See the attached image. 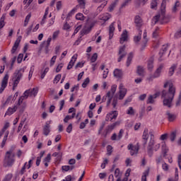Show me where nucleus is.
I'll return each mask as SVG.
<instances>
[{
	"label": "nucleus",
	"instance_id": "f257e3e1",
	"mask_svg": "<svg viewBox=\"0 0 181 181\" xmlns=\"http://www.w3.org/2000/svg\"><path fill=\"white\" fill-rule=\"evenodd\" d=\"M169 87L168 91L163 90L162 98H163V105L168 107V108H172V103L175 98V95L176 94V88L173 86L170 81H167L164 84V88Z\"/></svg>",
	"mask_w": 181,
	"mask_h": 181
},
{
	"label": "nucleus",
	"instance_id": "f03ea898",
	"mask_svg": "<svg viewBox=\"0 0 181 181\" xmlns=\"http://www.w3.org/2000/svg\"><path fill=\"white\" fill-rule=\"evenodd\" d=\"M150 140L147 146V152L149 156H152L154 152H158L160 149V143L155 141V135L153 132H149Z\"/></svg>",
	"mask_w": 181,
	"mask_h": 181
},
{
	"label": "nucleus",
	"instance_id": "7ed1b4c3",
	"mask_svg": "<svg viewBox=\"0 0 181 181\" xmlns=\"http://www.w3.org/2000/svg\"><path fill=\"white\" fill-rule=\"evenodd\" d=\"M37 93H39V88L37 87L33 88V89H28L25 90L22 96L19 98L18 105H22L24 100H28L29 97L35 98V97L37 95Z\"/></svg>",
	"mask_w": 181,
	"mask_h": 181
},
{
	"label": "nucleus",
	"instance_id": "20e7f679",
	"mask_svg": "<svg viewBox=\"0 0 181 181\" xmlns=\"http://www.w3.org/2000/svg\"><path fill=\"white\" fill-rule=\"evenodd\" d=\"M15 153L13 150H8L6 152L4 159V166L5 168H12L15 165Z\"/></svg>",
	"mask_w": 181,
	"mask_h": 181
},
{
	"label": "nucleus",
	"instance_id": "39448f33",
	"mask_svg": "<svg viewBox=\"0 0 181 181\" xmlns=\"http://www.w3.org/2000/svg\"><path fill=\"white\" fill-rule=\"evenodd\" d=\"M25 70H26V66H24L23 68L20 69L18 71V73H15L14 76H13L12 78V82H13V88L12 90L15 91L16 90V87H18V84H19L21 79L22 78V73L25 72Z\"/></svg>",
	"mask_w": 181,
	"mask_h": 181
},
{
	"label": "nucleus",
	"instance_id": "423d86ee",
	"mask_svg": "<svg viewBox=\"0 0 181 181\" xmlns=\"http://www.w3.org/2000/svg\"><path fill=\"white\" fill-rule=\"evenodd\" d=\"M25 122H26V117L21 119L20 124L18 127L17 134H18V138L23 136L25 132H26L28 129H29L28 124H25Z\"/></svg>",
	"mask_w": 181,
	"mask_h": 181
},
{
	"label": "nucleus",
	"instance_id": "0eeeda50",
	"mask_svg": "<svg viewBox=\"0 0 181 181\" xmlns=\"http://www.w3.org/2000/svg\"><path fill=\"white\" fill-rule=\"evenodd\" d=\"M116 91H117V85H112L111 86L110 90H109L106 93V97L107 98V107L110 106V104H111V100L114 98V95L115 94Z\"/></svg>",
	"mask_w": 181,
	"mask_h": 181
},
{
	"label": "nucleus",
	"instance_id": "6e6552de",
	"mask_svg": "<svg viewBox=\"0 0 181 181\" xmlns=\"http://www.w3.org/2000/svg\"><path fill=\"white\" fill-rule=\"evenodd\" d=\"M8 81H9V74H6L3 79L1 80V87H0V94H2L5 88L8 87Z\"/></svg>",
	"mask_w": 181,
	"mask_h": 181
},
{
	"label": "nucleus",
	"instance_id": "1a4fd4ad",
	"mask_svg": "<svg viewBox=\"0 0 181 181\" xmlns=\"http://www.w3.org/2000/svg\"><path fill=\"white\" fill-rule=\"evenodd\" d=\"M95 23H97L96 21H88L83 28L84 33H90L91 30L95 26Z\"/></svg>",
	"mask_w": 181,
	"mask_h": 181
},
{
	"label": "nucleus",
	"instance_id": "9d476101",
	"mask_svg": "<svg viewBox=\"0 0 181 181\" xmlns=\"http://www.w3.org/2000/svg\"><path fill=\"white\" fill-rule=\"evenodd\" d=\"M127 149L129 151L131 156H134V155L138 154L139 146L138 144L133 145L132 144H130L127 146Z\"/></svg>",
	"mask_w": 181,
	"mask_h": 181
},
{
	"label": "nucleus",
	"instance_id": "9b49d317",
	"mask_svg": "<svg viewBox=\"0 0 181 181\" xmlns=\"http://www.w3.org/2000/svg\"><path fill=\"white\" fill-rule=\"evenodd\" d=\"M118 56L119 57L117 59V62L118 63H119L122 60V58L127 56V52L125 51V45H123L119 47Z\"/></svg>",
	"mask_w": 181,
	"mask_h": 181
},
{
	"label": "nucleus",
	"instance_id": "f8f14e48",
	"mask_svg": "<svg viewBox=\"0 0 181 181\" xmlns=\"http://www.w3.org/2000/svg\"><path fill=\"white\" fill-rule=\"evenodd\" d=\"M119 100H124V98L127 95V88L121 83L119 86Z\"/></svg>",
	"mask_w": 181,
	"mask_h": 181
},
{
	"label": "nucleus",
	"instance_id": "ddd939ff",
	"mask_svg": "<svg viewBox=\"0 0 181 181\" xmlns=\"http://www.w3.org/2000/svg\"><path fill=\"white\" fill-rule=\"evenodd\" d=\"M119 125H121V121H117L112 124L108 125L106 128V134H110V132H112L116 127H119Z\"/></svg>",
	"mask_w": 181,
	"mask_h": 181
},
{
	"label": "nucleus",
	"instance_id": "4468645a",
	"mask_svg": "<svg viewBox=\"0 0 181 181\" xmlns=\"http://www.w3.org/2000/svg\"><path fill=\"white\" fill-rule=\"evenodd\" d=\"M117 117H118V112L112 111L107 114L106 121H112V119H117Z\"/></svg>",
	"mask_w": 181,
	"mask_h": 181
},
{
	"label": "nucleus",
	"instance_id": "2eb2a0df",
	"mask_svg": "<svg viewBox=\"0 0 181 181\" xmlns=\"http://www.w3.org/2000/svg\"><path fill=\"white\" fill-rule=\"evenodd\" d=\"M22 40V36H19L17 37L12 49H11V54H13L18 50V47H19V44L21 43V41Z\"/></svg>",
	"mask_w": 181,
	"mask_h": 181
},
{
	"label": "nucleus",
	"instance_id": "dca6fc26",
	"mask_svg": "<svg viewBox=\"0 0 181 181\" xmlns=\"http://www.w3.org/2000/svg\"><path fill=\"white\" fill-rule=\"evenodd\" d=\"M164 67L165 66L163 64H160L155 70L153 74H155L157 78H159V77L162 75V71H163Z\"/></svg>",
	"mask_w": 181,
	"mask_h": 181
},
{
	"label": "nucleus",
	"instance_id": "f3484780",
	"mask_svg": "<svg viewBox=\"0 0 181 181\" xmlns=\"http://www.w3.org/2000/svg\"><path fill=\"white\" fill-rule=\"evenodd\" d=\"M160 95L159 92L156 93L154 95H150L147 99V104H153L156 98H158Z\"/></svg>",
	"mask_w": 181,
	"mask_h": 181
},
{
	"label": "nucleus",
	"instance_id": "a211bd4d",
	"mask_svg": "<svg viewBox=\"0 0 181 181\" xmlns=\"http://www.w3.org/2000/svg\"><path fill=\"white\" fill-rule=\"evenodd\" d=\"M109 19H111V14L108 13H105L99 16V21H102L103 23H105V22H107V21H109Z\"/></svg>",
	"mask_w": 181,
	"mask_h": 181
},
{
	"label": "nucleus",
	"instance_id": "6ab92c4d",
	"mask_svg": "<svg viewBox=\"0 0 181 181\" xmlns=\"http://www.w3.org/2000/svg\"><path fill=\"white\" fill-rule=\"evenodd\" d=\"M77 57H78L77 54H75L71 57V59L68 64V66H67L68 70H71V69H73V66H74V63H76V62L77 61Z\"/></svg>",
	"mask_w": 181,
	"mask_h": 181
},
{
	"label": "nucleus",
	"instance_id": "aec40b11",
	"mask_svg": "<svg viewBox=\"0 0 181 181\" xmlns=\"http://www.w3.org/2000/svg\"><path fill=\"white\" fill-rule=\"evenodd\" d=\"M128 42V31L127 30H124L123 33L121 35L120 37V43L121 45L124 44V42Z\"/></svg>",
	"mask_w": 181,
	"mask_h": 181
},
{
	"label": "nucleus",
	"instance_id": "412c9836",
	"mask_svg": "<svg viewBox=\"0 0 181 181\" xmlns=\"http://www.w3.org/2000/svg\"><path fill=\"white\" fill-rule=\"evenodd\" d=\"M16 110H18V106L9 107L5 113V117H6V115L11 116L12 114H15Z\"/></svg>",
	"mask_w": 181,
	"mask_h": 181
},
{
	"label": "nucleus",
	"instance_id": "4be33fe9",
	"mask_svg": "<svg viewBox=\"0 0 181 181\" xmlns=\"http://www.w3.org/2000/svg\"><path fill=\"white\" fill-rule=\"evenodd\" d=\"M142 138L144 141H145V144H146L148 142V139H149V131L148 130V128L144 129Z\"/></svg>",
	"mask_w": 181,
	"mask_h": 181
},
{
	"label": "nucleus",
	"instance_id": "5701e85b",
	"mask_svg": "<svg viewBox=\"0 0 181 181\" xmlns=\"http://www.w3.org/2000/svg\"><path fill=\"white\" fill-rule=\"evenodd\" d=\"M50 160H52V155L49 153L42 160V163H44L45 168H47V166H49Z\"/></svg>",
	"mask_w": 181,
	"mask_h": 181
},
{
	"label": "nucleus",
	"instance_id": "b1692460",
	"mask_svg": "<svg viewBox=\"0 0 181 181\" xmlns=\"http://www.w3.org/2000/svg\"><path fill=\"white\" fill-rule=\"evenodd\" d=\"M134 23L137 28H141V26H142V18H141V16H135Z\"/></svg>",
	"mask_w": 181,
	"mask_h": 181
},
{
	"label": "nucleus",
	"instance_id": "393cba45",
	"mask_svg": "<svg viewBox=\"0 0 181 181\" xmlns=\"http://www.w3.org/2000/svg\"><path fill=\"white\" fill-rule=\"evenodd\" d=\"M148 45V38L146 37V30H145L143 35V40L141 42L142 49H145Z\"/></svg>",
	"mask_w": 181,
	"mask_h": 181
},
{
	"label": "nucleus",
	"instance_id": "a878e982",
	"mask_svg": "<svg viewBox=\"0 0 181 181\" xmlns=\"http://www.w3.org/2000/svg\"><path fill=\"white\" fill-rule=\"evenodd\" d=\"M113 75L116 78H121L122 77V70L119 69H115V71H113Z\"/></svg>",
	"mask_w": 181,
	"mask_h": 181
},
{
	"label": "nucleus",
	"instance_id": "bb28decb",
	"mask_svg": "<svg viewBox=\"0 0 181 181\" xmlns=\"http://www.w3.org/2000/svg\"><path fill=\"white\" fill-rule=\"evenodd\" d=\"M118 2H119V0H115L113 1L110 5L108 7V11L109 12H112V11H114V9H115V6H117V5H118Z\"/></svg>",
	"mask_w": 181,
	"mask_h": 181
},
{
	"label": "nucleus",
	"instance_id": "cd10ccee",
	"mask_svg": "<svg viewBox=\"0 0 181 181\" xmlns=\"http://www.w3.org/2000/svg\"><path fill=\"white\" fill-rule=\"evenodd\" d=\"M9 127H11V124L9 123V122H6L3 129L0 131V139L1 138H2V135H4V134L5 133V131H6V129L9 128Z\"/></svg>",
	"mask_w": 181,
	"mask_h": 181
},
{
	"label": "nucleus",
	"instance_id": "c85d7f7f",
	"mask_svg": "<svg viewBox=\"0 0 181 181\" xmlns=\"http://www.w3.org/2000/svg\"><path fill=\"white\" fill-rule=\"evenodd\" d=\"M115 30V27H114V23H112L109 27V36L111 39L114 36V31Z\"/></svg>",
	"mask_w": 181,
	"mask_h": 181
},
{
	"label": "nucleus",
	"instance_id": "c756f323",
	"mask_svg": "<svg viewBox=\"0 0 181 181\" xmlns=\"http://www.w3.org/2000/svg\"><path fill=\"white\" fill-rule=\"evenodd\" d=\"M43 134L45 135V136H47V135L50 134V125H49L47 123L43 128Z\"/></svg>",
	"mask_w": 181,
	"mask_h": 181
},
{
	"label": "nucleus",
	"instance_id": "7c9ffc66",
	"mask_svg": "<svg viewBox=\"0 0 181 181\" xmlns=\"http://www.w3.org/2000/svg\"><path fill=\"white\" fill-rule=\"evenodd\" d=\"M5 19H6V14H3L0 18V29H2L5 26Z\"/></svg>",
	"mask_w": 181,
	"mask_h": 181
},
{
	"label": "nucleus",
	"instance_id": "2f4dec72",
	"mask_svg": "<svg viewBox=\"0 0 181 181\" xmlns=\"http://www.w3.org/2000/svg\"><path fill=\"white\" fill-rule=\"evenodd\" d=\"M147 69L149 71H152L153 70V59H151L148 61L147 63Z\"/></svg>",
	"mask_w": 181,
	"mask_h": 181
},
{
	"label": "nucleus",
	"instance_id": "473e14b6",
	"mask_svg": "<svg viewBox=\"0 0 181 181\" xmlns=\"http://www.w3.org/2000/svg\"><path fill=\"white\" fill-rule=\"evenodd\" d=\"M166 115L168 116V121H170V122H172V121H175V119H176V115L170 113V112H167Z\"/></svg>",
	"mask_w": 181,
	"mask_h": 181
},
{
	"label": "nucleus",
	"instance_id": "72a5a7b5",
	"mask_svg": "<svg viewBox=\"0 0 181 181\" xmlns=\"http://www.w3.org/2000/svg\"><path fill=\"white\" fill-rule=\"evenodd\" d=\"M155 78H158L154 74H150L147 77H146V81L148 83H152Z\"/></svg>",
	"mask_w": 181,
	"mask_h": 181
},
{
	"label": "nucleus",
	"instance_id": "f704fd0d",
	"mask_svg": "<svg viewBox=\"0 0 181 181\" xmlns=\"http://www.w3.org/2000/svg\"><path fill=\"white\" fill-rule=\"evenodd\" d=\"M137 74L139 76H145V69L142 66L137 67Z\"/></svg>",
	"mask_w": 181,
	"mask_h": 181
},
{
	"label": "nucleus",
	"instance_id": "c9c22d12",
	"mask_svg": "<svg viewBox=\"0 0 181 181\" xmlns=\"http://www.w3.org/2000/svg\"><path fill=\"white\" fill-rule=\"evenodd\" d=\"M74 117H76V112L72 113V115H66L65 117V118L64 119V122H65V124H67V122H69V121H70V119H73V118H74Z\"/></svg>",
	"mask_w": 181,
	"mask_h": 181
},
{
	"label": "nucleus",
	"instance_id": "e433bc0d",
	"mask_svg": "<svg viewBox=\"0 0 181 181\" xmlns=\"http://www.w3.org/2000/svg\"><path fill=\"white\" fill-rule=\"evenodd\" d=\"M30 18H32V13H28L25 18V21H24V24H23V26L25 28H26V26H28V23H29V21H30Z\"/></svg>",
	"mask_w": 181,
	"mask_h": 181
},
{
	"label": "nucleus",
	"instance_id": "4c0bfd02",
	"mask_svg": "<svg viewBox=\"0 0 181 181\" xmlns=\"http://www.w3.org/2000/svg\"><path fill=\"white\" fill-rule=\"evenodd\" d=\"M177 67V64H174L171 66V67L169 69V72H168L169 76H172L175 73V70H176Z\"/></svg>",
	"mask_w": 181,
	"mask_h": 181
},
{
	"label": "nucleus",
	"instance_id": "58836bf2",
	"mask_svg": "<svg viewBox=\"0 0 181 181\" xmlns=\"http://www.w3.org/2000/svg\"><path fill=\"white\" fill-rule=\"evenodd\" d=\"M161 149L163 152V153H168V151L169 149L168 148V146H166V142L162 141L161 142Z\"/></svg>",
	"mask_w": 181,
	"mask_h": 181
},
{
	"label": "nucleus",
	"instance_id": "ea45409f",
	"mask_svg": "<svg viewBox=\"0 0 181 181\" xmlns=\"http://www.w3.org/2000/svg\"><path fill=\"white\" fill-rule=\"evenodd\" d=\"M8 135H9V132L7 131L6 133H5V135H4V137L3 139V141L1 142V148H4V146H5V144H6V141L8 140Z\"/></svg>",
	"mask_w": 181,
	"mask_h": 181
},
{
	"label": "nucleus",
	"instance_id": "a19ab883",
	"mask_svg": "<svg viewBox=\"0 0 181 181\" xmlns=\"http://www.w3.org/2000/svg\"><path fill=\"white\" fill-rule=\"evenodd\" d=\"M141 36H142V30H140L139 32L138 35L134 36V43H139V40H141Z\"/></svg>",
	"mask_w": 181,
	"mask_h": 181
},
{
	"label": "nucleus",
	"instance_id": "79ce46f5",
	"mask_svg": "<svg viewBox=\"0 0 181 181\" xmlns=\"http://www.w3.org/2000/svg\"><path fill=\"white\" fill-rule=\"evenodd\" d=\"M158 2H159V0H152L151 2V8L156 9L158 8Z\"/></svg>",
	"mask_w": 181,
	"mask_h": 181
},
{
	"label": "nucleus",
	"instance_id": "37998d69",
	"mask_svg": "<svg viewBox=\"0 0 181 181\" xmlns=\"http://www.w3.org/2000/svg\"><path fill=\"white\" fill-rule=\"evenodd\" d=\"M126 114H127V115H135V110H134V107H129L127 110Z\"/></svg>",
	"mask_w": 181,
	"mask_h": 181
},
{
	"label": "nucleus",
	"instance_id": "c03bdc74",
	"mask_svg": "<svg viewBox=\"0 0 181 181\" xmlns=\"http://www.w3.org/2000/svg\"><path fill=\"white\" fill-rule=\"evenodd\" d=\"M179 180V170L177 168H175V179L173 178H169L168 181H177Z\"/></svg>",
	"mask_w": 181,
	"mask_h": 181
},
{
	"label": "nucleus",
	"instance_id": "a18cd8bd",
	"mask_svg": "<svg viewBox=\"0 0 181 181\" xmlns=\"http://www.w3.org/2000/svg\"><path fill=\"white\" fill-rule=\"evenodd\" d=\"M168 47H169L168 45H163V49L159 52L160 57H162V56H163V54H165V52H166L168 50Z\"/></svg>",
	"mask_w": 181,
	"mask_h": 181
},
{
	"label": "nucleus",
	"instance_id": "49530a36",
	"mask_svg": "<svg viewBox=\"0 0 181 181\" xmlns=\"http://www.w3.org/2000/svg\"><path fill=\"white\" fill-rule=\"evenodd\" d=\"M108 4L107 1H104L101 5H100L98 8L97 11L98 12H101L103 11V9H104L105 6H107V4Z\"/></svg>",
	"mask_w": 181,
	"mask_h": 181
},
{
	"label": "nucleus",
	"instance_id": "de8ad7c7",
	"mask_svg": "<svg viewBox=\"0 0 181 181\" xmlns=\"http://www.w3.org/2000/svg\"><path fill=\"white\" fill-rule=\"evenodd\" d=\"M149 176V170H146L143 173L141 176V181H146V177Z\"/></svg>",
	"mask_w": 181,
	"mask_h": 181
},
{
	"label": "nucleus",
	"instance_id": "09e8293b",
	"mask_svg": "<svg viewBox=\"0 0 181 181\" xmlns=\"http://www.w3.org/2000/svg\"><path fill=\"white\" fill-rule=\"evenodd\" d=\"M49 67H46L44 70L41 71V78L43 79L45 77H46V74L49 73Z\"/></svg>",
	"mask_w": 181,
	"mask_h": 181
},
{
	"label": "nucleus",
	"instance_id": "8fccbe9b",
	"mask_svg": "<svg viewBox=\"0 0 181 181\" xmlns=\"http://www.w3.org/2000/svg\"><path fill=\"white\" fill-rule=\"evenodd\" d=\"M62 170H64V172H69V170H73V169H74V166L71 165H64L62 167Z\"/></svg>",
	"mask_w": 181,
	"mask_h": 181
},
{
	"label": "nucleus",
	"instance_id": "3c124183",
	"mask_svg": "<svg viewBox=\"0 0 181 181\" xmlns=\"http://www.w3.org/2000/svg\"><path fill=\"white\" fill-rule=\"evenodd\" d=\"M76 19L77 21H84V19H86V17H84V15H83V13H78L76 15Z\"/></svg>",
	"mask_w": 181,
	"mask_h": 181
},
{
	"label": "nucleus",
	"instance_id": "603ef678",
	"mask_svg": "<svg viewBox=\"0 0 181 181\" xmlns=\"http://www.w3.org/2000/svg\"><path fill=\"white\" fill-rule=\"evenodd\" d=\"M169 2V0H163L161 3V11L165 12V9H166V4Z\"/></svg>",
	"mask_w": 181,
	"mask_h": 181
},
{
	"label": "nucleus",
	"instance_id": "864d4df0",
	"mask_svg": "<svg viewBox=\"0 0 181 181\" xmlns=\"http://www.w3.org/2000/svg\"><path fill=\"white\" fill-rule=\"evenodd\" d=\"M57 59V56L54 55L52 57L49 62L50 67H53L54 66V63H56V59Z\"/></svg>",
	"mask_w": 181,
	"mask_h": 181
},
{
	"label": "nucleus",
	"instance_id": "5fc2aeb1",
	"mask_svg": "<svg viewBox=\"0 0 181 181\" xmlns=\"http://www.w3.org/2000/svg\"><path fill=\"white\" fill-rule=\"evenodd\" d=\"M180 6V2L179 1H177L173 7V12H177V8Z\"/></svg>",
	"mask_w": 181,
	"mask_h": 181
},
{
	"label": "nucleus",
	"instance_id": "6e6d98bb",
	"mask_svg": "<svg viewBox=\"0 0 181 181\" xmlns=\"http://www.w3.org/2000/svg\"><path fill=\"white\" fill-rule=\"evenodd\" d=\"M97 59H98V54H97V53H94L90 58V63H95V62H97Z\"/></svg>",
	"mask_w": 181,
	"mask_h": 181
},
{
	"label": "nucleus",
	"instance_id": "4d7b16f0",
	"mask_svg": "<svg viewBox=\"0 0 181 181\" xmlns=\"http://www.w3.org/2000/svg\"><path fill=\"white\" fill-rule=\"evenodd\" d=\"M12 177H13V175H12V173H8L5 176L3 181H11L12 180Z\"/></svg>",
	"mask_w": 181,
	"mask_h": 181
},
{
	"label": "nucleus",
	"instance_id": "13d9d810",
	"mask_svg": "<svg viewBox=\"0 0 181 181\" xmlns=\"http://www.w3.org/2000/svg\"><path fill=\"white\" fill-rule=\"evenodd\" d=\"M131 2H132V0H124L121 5V8H125V6H128V5L131 4Z\"/></svg>",
	"mask_w": 181,
	"mask_h": 181
},
{
	"label": "nucleus",
	"instance_id": "bf43d9fd",
	"mask_svg": "<svg viewBox=\"0 0 181 181\" xmlns=\"http://www.w3.org/2000/svg\"><path fill=\"white\" fill-rule=\"evenodd\" d=\"M88 84H90V78H86L82 83L83 88H86Z\"/></svg>",
	"mask_w": 181,
	"mask_h": 181
},
{
	"label": "nucleus",
	"instance_id": "052dcab7",
	"mask_svg": "<svg viewBox=\"0 0 181 181\" xmlns=\"http://www.w3.org/2000/svg\"><path fill=\"white\" fill-rule=\"evenodd\" d=\"M33 71H35V66H32L30 67L29 74H28V80H30V78H32V76H33Z\"/></svg>",
	"mask_w": 181,
	"mask_h": 181
},
{
	"label": "nucleus",
	"instance_id": "680f3d73",
	"mask_svg": "<svg viewBox=\"0 0 181 181\" xmlns=\"http://www.w3.org/2000/svg\"><path fill=\"white\" fill-rule=\"evenodd\" d=\"M122 175V174H121V171H119V168H117L115 170V177L117 178H119V177H121Z\"/></svg>",
	"mask_w": 181,
	"mask_h": 181
},
{
	"label": "nucleus",
	"instance_id": "e2e57ef3",
	"mask_svg": "<svg viewBox=\"0 0 181 181\" xmlns=\"http://www.w3.org/2000/svg\"><path fill=\"white\" fill-rule=\"evenodd\" d=\"M170 139L171 142H174L175 139H176V132H173L170 134Z\"/></svg>",
	"mask_w": 181,
	"mask_h": 181
},
{
	"label": "nucleus",
	"instance_id": "0e129e2a",
	"mask_svg": "<svg viewBox=\"0 0 181 181\" xmlns=\"http://www.w3.org/2000/svg\"><path fill=\"white\" fill-rule=\"evenodd\" d=\"M112 153V147L111 145L107 146V155L110 156Z\"/></svg>",
	"mask_w": 181,
	"mask_h": 181
},
{
	"label": "nucleus",
	"instance_id": "69168bd1",
	"mask_svg": "<svg viewBox=\"0 0 181 181\" xmlns=\"http://www.w3.org/2000/svg\"><path fill=\"white\" fill-rule=\"evenodd\" d=\"M60 78H62V75L61 74H58L54 78V83H55L56 84H57V83H59V81H60Z\"/></svg>",
	"mask_w": 181,
	"mask_h": 181
},
{
	"label": "nucleus",
	"instance_id": "338daca9",
	"mask_svg": "<svg viewBox=\"0 0 181 181\" xmlns=\"http://www.w3.org/2000/svg\"><path fill=\"white\" fill-rule=\"evenodd\" d=\"M76 177H71V175H67L65 177V179H64L65 181H71V180H76Z\"/></svg>",
	"mask_w": 181,
	"mask_h": 181
},
{
	"label": "nucleus",
	"instance_id": "774afa93",
	"mask_svg": "<svg viewBox=\"0 0 181 181\" xmlns=\"http://www.w3.org/2000/svg\"><path fill=\"white\" fill-rule=\"evenodd\" d=\"M180 104H181V91L180 93L178 100L176 102V106L179 107V105H180Z\"/></svg>",
	"mask_w": 181,
	"mask_h": 181
}]
</instances>
